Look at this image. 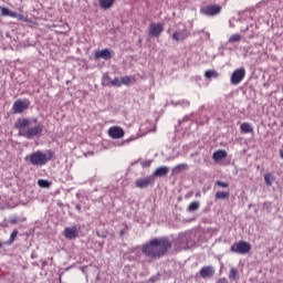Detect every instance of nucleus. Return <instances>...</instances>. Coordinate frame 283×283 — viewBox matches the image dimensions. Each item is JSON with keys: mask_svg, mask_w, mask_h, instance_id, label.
<instances>
[{"mask_svg": "<svg viewBox=\"0 0 283 283\" xmlns=\"http://www.w3.org/2000/svg\"><path fill=\"white\" fill-rule=\"evenodd\" d=\"M171 249V240L167 237L153 239L149 244L143 247V252L149 258H163Z\"/></svg>", "mask_w": 283, "mask_h": 283, "instance_id": "obj_1", "label": "nucleus"}, {"mask_svg": "<svg viewBox=\"0 0 283 283\" xmlns=\"http://www.w3.org/2000/svg\"><path fill=\"white\" fill-rule=\"evenodd\" d=\"M54 158V151L48 150V153H43L41 150L34 151L30 154V156L25 157V160L29 159V161L34 166V167H43L50 163Z\"/></svg>", "mask_w": 283, "mask_h": 283, "instance_id": "obj_2", "label": "nucleus"}, {"mask_svg": "<svg viewBox=\"0 0 283 283\" xmlns=\"http://www.w3.org/2000/svg\"><path fill=\"white\" fill-rule=\"evenodd\" d=\"M18 136H22V138H27V140H32V138H41V136H43V124L28 127L25 132L18 133Z\"/></svg>", "mask_w": 283, "mask_h": 283, "instance_id": "obj_3", "label": "nucleus"}, {"mask_svg": "<svg viewBox=\"0 0 283 283\" xmlns=\"http://www.w3.org/2000/svg\"><path fill=\"white\" fill-rule=\"evenodd\" d=\"M231 253H238L239 255H247L251 251V244L247 241L234 242L230 247Z\"/></svg>", "mask_w": 283, "mask_h": 283, "instance_id": "obj_4", "label": "nucleus"}, {"mask_svg": "<svg viewBox=\"0 0 283 283\" xmlns=\"http://www.w3.org/2000/svg\"><path fill=\"white\" fill-rule=\"evenodd\" d=\"M245 76H247V70H244V67L234 70L230 77L231 85H240V83L244 81Z\"/></svg>", "mask_w": 283, "mask_h": 283, "instance_id": "obj_5", "label": "nucleus"}, {"mask_svg": "<svg viewBox=\"0 0 283 283\" xmlns=\"http://www.w3.org/2000/svg\"><path fill=\"white\" fill-rule=\"evenodd\" d=\"M222 10V7L219 4H211L205 8H201V14H205L206 17H217V14H220Z\"/></svg>", "mask_w": 283, "mask_h": 283, "instance_id": "obj_6", "label": "nucleus"}, {"mask_svg": "<svg viewBox=\"0 0 283 283\" xmlns=\"http://www.w3.org/2000/svg\"><path fill=\"white\" fill-rule=\"evenodd\" d=\"M179 249L187 251V249H193V241H191V235L180 234L179 239Z\"/></svg>", "mask_w": 283, "mask_h": 283, "instance_id": "obj_7", "label": "nucleus"}, {"mask_svg": "<svg viewBox=\"0 0 283 283\" xmlns=\"http://www.w3.org/2000/svg\"><path fill=\"white\" fill-rule=\"evenodd\" d=\"M165 32V25L163 23H151L148 29V35L158 39L160 34Z\"/></svg>", "mask_w": 283, "mask_h": 283, "instance_id": "obj_8", "label": "nucleus"}, {"mask_svg": "<svg viewBox=\"0 0 283 283\" xmlns=\"http://www.w3.org/2000/svg\"><path fill=\"white\" fill-rule=\"evenodd\" d=\"M199 275L202 280H211L216 275V268L213 265H205L199 270Z\"/></svg>", "mask_w": 283, "mask_h": 283, "instance_id": "obj_9", "label": "nucleus"}, {"mask_svg": "<svg viewBox=\"0 0 283 283\" xmlns=\"http://www.w3.org/2000/svg\"><path fill=\"white\" fill-rule=\"evenodd\" d=\"M63 235L66 240H76L78 238V228L76 226L67 227L64 229Z\"/></svg>", "mask_w": 283, "mask_h": 283, "instance_id": "obj_10", "label": "nucleus"}, {"mask_svg": "<svg viewBox=\"0 0 283 283\" xmlns=\"http://www.w3.org/2000/svg\"><path fill=\"white\" fill-rule=\"evenodd\" d=\"M108 136L114 139L123 138L125 130L122 127L113 126L108 129Z\"/></svg>", "mask_w": 283, "mask_h": 283, "instance_id": "obj_11", "label": "nucleus"}, {"mask_svg": "<svg viewBox=\"0 0 283 283\" xmlns=\"http://www.w3.org/2000/svg\"><path fill=\"white\" fill-rule=\"evenodd\" d=\"M190 35V33L187 30H177L172 33L171 39L174 41L180 42V41H185V39H188V36Z\"/></svg>", "mask_w": 283, "mask_h": 283, "instance_id": "obj_12", "label": "nucleus"}, {"mask_svg": "<svg viewBox=\"0 0 283 283\" xmlns=\"http://www.w3.org/2000/svg\"><path fill=\"white\" fill-rule=\"evenodd\" d=\"M94 59L95 61H98V59H104V61H109V59H112V52L109 51V49L96 51Z\"/></svg>", "mask_w": 283, "mask_h": 283, "instance_id": "obj_13", "label": "nucleus"}, {"mask_svg": "<svg viewBox=\"0 0 283 283\" xmlns=\"http://www.w3.org/2000/svg\"><path fill=\"white\" fill-rule=\"evenodd\" d=\"M30 126V119L28 118H19L17 124H15V128H18L19 134H21V132H27L25 127Z\"/></svg>", "mask_w": 283, "mask_h": 283, "instance_id": "obj_14", "label": "nucleus"}, {"mask_svg": "<svg viewBox=\"0 0 283 283\" xmlns=\"http://www.w3.org/2000/svg\"><path fill=\"white\" fill-rule=\"evenodd\" d=\"M27 108L28 106H25V103H23L21 99L15 101L13 104L14 114H23V111Z\"/></svg>", "mask_w": 283, "mask_h": 283, "instance_id": "obj_15", "label": "nucleus"}, {"mask_svg": "<svg viewBox=\"0 0 283 283\" xmlns=\"http://www.w3.org/2000/svg\"><path fill=\"white\" fill-rule=\"evenodd\" d=\"M167 174H169V167L160 166L154 171L153 176H155L156 178H165Z\"/></svg>", "mask_w": 283, "mask_h": 283, "instance_id": "obj_16", "label": "nucleus"}, {"mask_svg": "<svg viewBox=\"0 0 283 283\" xmlns=\"http://www.w3.org/2000/svg\"><path fill=\"white\" fill-rule=\"evenodd\" d=\"M224 158H227V150L219 149L212 155L214 163H220V160H224Z\"/></svg>", "mask_w": 283, "mask_h": 283, "instance_id": "obj_17", "label": "nucleus"}, {"mask_svg": "<svg viewBox=\"0 0 283 283\" xmlns=\"http://www.w3.org/2000/svg\"><path fill=\"white\" fill-rule=\"evenodd\" d=\"M114 1L115 0H99V8H102V10H109V8L114 6Z\"/></svg>", "mask_w": 283, "mask_h": 283, "instance_id": "obj_18", "label": "nucleus"}, {"mask_svg": "<svg viewBox=\"0 0 283 283\" xmlns=\"http://www.w3.org/2000/svg\"><path fill=\"white\" fill-rule=\"evenodd\" d=\"M240 129L243 134H251L253 132V127L249 123L241 124Z\"/></svg>", "mask_w": 283, "mask_h": 283, "instance_id": "obj_19", "label": "nucleus"}, {"mask_svg": "<svg viewBox=\"0 0 283 283\" xmlns=\"http://www.w3.org/2000/svg\"><path fill=\"white\" fill-rule=\"evenodd\" d=\"M218 76H220V74L216 70H208L205 72L206 78H218Z\"/></svg>", "mask_w": 283, "mask_h": 283, "instance_id": "obj_20", "label": "nucleus"}, {"mask_svg": "<svg viewBox=\"0 0 283 283\" xmlns=\"http://www.w3.org/2000/svg\"><path fill=\"white\" fill-rule=\"evenodd\" d=\"M241 41H242V35L240 33L232 34L228 40L229 43H240Z\"/></svg>", "mask_w": 283, "mask_h": 283, "instance_id": "obj_21", "label": "nucleus"}, {"mask_svg": "<svg viewBox=\"0 0 283 283\" xmlns=\"http://www.w3.org/2000/svg\"><path fill=\"white\" fill-rule=\"evenodd\" d=\"M198 209H200V202L193 201L188 206L187 211H189L190 213H193L195 211H198Z\"/></svg>", "mask_w": 283, "mask_h": 283, "instance_id": "obj_22", "label": "nucleus"}, {"mask_svg": "<svg viewBox=\"0 0 283 283\" xmlns=\"http://www.w3.org/2000/svg\"><path fill=\"white\" fill-rule=\"evenodd\" d=\"M171 105H174V107H178V105H180L181 107H189L191 103L187 99H181L178 102H171Z\"/></svg>", "mask_w": 283, "mask_h": 283, "instance_id": "obj_23", "label": "nucleus"}, {"mask_svg": "<svg viewBox=\"0 0 283 283\" xmlns=\"http://www.w3.org/2000/svg\"><path fill=\"white\" fill-rule=\"evenodd\" d=\"M230 193L224 191H217L214 195L216 200H227L229 198Z\"/></svg>", "mask_w": 283, "mask_h": 283, "instance_id": "obj_24", "label": "nucleus"}, {"mask_svg": "<svg viewBox=\"0 0 283 283\" xmlns=\"http://www.w3.org/2000/svg\"><path fill=\"white\" fill-rule=\"evenodd\" d=\"M17 235H19V230H13L10 239L6 242V244H8V247H10L11 244H14V241L17 240Z\"/></svg>", "mask_w": 283, "mask_h": 283, "instance_id": "obj_25", "label": "nucleus"}, {"mask_svg": "<svg viewBox=\"0 0 283 283\" xmlns=\"http://www.w3.org/2000/svg\"><path fill=\"white\" fill-rule=\"evenodd\" d=\"M264 181H265V185H268V187H271V185H273V182H275V177H273L272 174H265Z\"/></svg>", "mask_w": 283, "mask_h": 283, "instance_id": "obj_26", "label": "nucleus"}, {"mask_svg": "<svg viewBox=\"0 0 283 283\" xmlns=\"http://www.w3.org/2000/svg\"><path fill=\"white\" fill-rule=\"evenodd\" d=\"M182 169H189L187 164H179L172 168V174H180Z\"/></svg>", "mask_w": 283, "mask_h": 283, "instance_id": "obj_27", "label": "nucleus"}, {"mask_svg": "<svg viewBox=\"0 0 283 283\" xmlns=\"http://www.w3.org/2000/svg\"><path fill=\"white\" fill-rule=\"evenodd\" d=\"M38 185L39 187H41L42 189H50L52 182L45 180V179H39L38 180Z\"/></svg>", "mask_w": 283, "mask_h": 283, "instance_id": "obj_28", "label": "nucleus"}, {"mask_svg": "<svg viewBox=\"0 0 283 283\" xmlns=\"http://www.w3.org/2000/svg\"><path fill=\"white\" fill-rule=\"evenodd\" d=\"M151 184H154V176H149L143 179V187H149Z\"/></svg>", "mask_w": 283, "mask_h": 283, "instance_id": "obj_29", "label": "nucleus"}, {"mask_svg": "<svg viewBox=\"0 0 283 283\" xmlns=\"http://www.w3.org/2000/svg\"><path fill=\"white\" fill-rule=\"evenodd\" d=\"M238 277V268H231L229 272V280H235Z\"/></svg>", "mask_w": 283, "mask_h": 283, "instance_id": "obj_30", "label": "nucleus"}, {"mask_svg": "<svg viewBox=\"0 0 283 283\" xmlns=\"http://www.w3.org/2000/svg\"><path fill=\"white\" fill-rule=\"evenodd\" d=\"M120 80L122 85H129L132 83V78L129 76H123Z\"/></svg>", "mask_w": 283, "mask_h": 283, "instance_id": "obj_31", "label": "nucleus"}, {"mask_svg": "<svg viewBox=\"0 0 283 283\" xmlns=\"http://www.w3.org/2000/svg\"><path fill=\"white\" fill-rule=\"evenodd\" d=\"M111 85H113V87H120L122 86L120 78L115 77L113 81H111Z\"/></svg>", "mask_w": 283, "mask_h": 283, "instance_id": "obj_32", "label": "nucleus"}, {"mask_svg": "<svg viewBox=\"0 0 283 283\" xmlns=\"http://www.w3.org/2000/svg\"><path fill=\"white\" fill-rule=\"evenodd\" d=\"M216 185H217L218 187H221L222 189L229 188V182H224V181L217 180Z\"/></svg>", "mask_w": 283, "mask_h": 283, "instance_id": "obj_33", "label": "nucleus"}, {"mask_svg": "<svg viewBox=\"0 0 283 283\" xmlns=\"http://www.w3.org/2000/svg\"><path fill=\"white\" fill-rule=\"evenodd\" d=\"M1 17H10V9L2 7Z\"/></svg>", "mask_w": 283, "mask_h": 283, "instance_id": "obj_34", "label": "nucleus"}, {"mask_svg": "<svg viewBox=\"0 0 283 283\" xmlns=\"http://www.w3.org/2000/svg\"><path fill=\"white\" fill-rule=\"evenodd\" d=\"M19 220H21L19 217H10L9 222L10 224H18Z\"/></svg>", "mask_w": 283, "mask_h": 283, "instance_id": "obj_35", "label": "nucleus"}, {"mask_svg": "<svg viewBox=\"0 0 283 283\" xmlns=\"http://www.w3.org/2000/svg\"><path fill=\"white\" fill-rule=\"evenodd\" d=\"M102 85H109V75L105 74L103 76Z\"/></svg>", "mask_w": 283, "mask_h": 283, "instance_id": "obj_36", "label": "nucleus"}, {"mask_svg": "<svg viewBox=\"0 0 283 283\" xmlns=\"http://www.w3.org/2000/svg\"><path fill=\"white\" fill-rule=\"evenodd\" d=\"M263 208L266 209L268 213H270L271 212V202H269V201L263 202Z\"/></svg>", "mask_w": 283, "mask_h": 283, "instance_id": "obj_37", "label": "nucleus"}, {"mask_svg": "<svg viewBox=\"0 0 283 283\" xmlns=\"http://www.w3.org/2000/svg\"><path fill=\"white\" fill-rule=\"evenodd\" d=\"M9 17H12V19H17L19 17V13L15 11H9Z\"/></svg>", "mask_w": 283, "mask_h": 283, "instance_id": "obj_38", "label": "nucleus"}, {"mask_svg": "<svg viewBox=\"0 0 283 283\" xmlns=\"http://www.w3.org/2000/svg\"><path fill=\"white\" fill-rule=\"evenodd\" d=\"M128 231H129V227L125 226V228L123 230H120L119 235H124Z\"/></svg>", "mask_w": 283, "mask_h": 283, "instance_id": "obj_39", "label": "nucleus"}, {"mask_svg": "<svg viewBox=\"0 0 283 283\" xmlns=\"http://www.w3.org/2000/svg\"><path fill=\"white\" fill-rule=\"evenodd\" d=\"M216 283H229V280L227 277L218 279Z\"/></svg>", "mask_w": 283, "mask_h": 283, "instance_id": "obj_40", "label": "nucleus"}, {"mask_svg": "<svg viewBox=\"0 0 283 283\" xmlns=\"http://www.w3.org/2000/svg\"><path fill=\"white\" fill-rule=\"evenodd\" d=\"M136 187H138L139 189H143V179H138L136 181Z\"/></svg>", "mask_w": 283, "mask_h": 283, "instance_id": "obj_41", "label": "nucleus"}, {"mask_svg": "<svg viewBox=\"0 0 283 283\" xmlns=\"http://www.w3.org/2000/svg\"><path fill=\"white\" fill-rule=\"evenodd\" d=\"M149 132H156V126L153 124L151 127L146 132V134H149Z\"/></svg>", "mask_w": 283, "mask_h": 283, "instance_id": "obj_42", "label": "nucleus"}, {"mask_svg": "<svg viewBox=\"0 0 283 283\" xmlns=\"http://www.w3.org/2000/svg\"><path fill=\"white\" fill-rule=\"evenodd\" d=\"M17 19H18L19 21H23V20L25 19V17H23L22 14H19V13H18Z\"/></svg>", "mask_w": 283, "mask_h": 283, "instance_id": "obj_43", "label": "nucleus"}, {"mask_svg": "<svg viewBox=\"0 0 283 283\" xmlns=\"http://www.w3.org/2000/svg\"><path fill=\"white\" fill-rule=\"evenodd\" d=\"M75 209H76V211H81V210H82L81 205L77 203V205L75 206Z\"/></svg>", "mask_w": 283, "mask_h": 283, "instance_id": "obj_44", "label": "nucleus"}, {"mask_svg": "<svg viewBox=\"0 0 283 283\" xmlns=\"http://www.w3.org/2000/svg\"><path fill=\"white\" fill-rule=\"evenodd\" d=\"M42 266H48V261H42Z\"/></svg>", "mask_w": 283, "mask_h": 283, "instance_id": "obj_45", "label": "nucleus"}, {"mask_svg": "<svg viewBox=\"0 0 283 283\" xmlns=\"http://www.w3.org/2000/svg\"><path fill=\"white\" fill-rule=\"evenodd\" d=\"M151 165V161L144 164V167H149Z\"/></svg>", "mask_w": 283, "mask_h": 283, "instance_id": "obj_46", "label": "nucleus"}, {"mask_svg": "<svg viewBox=\"0 0 283 283\" xmlns=\"http://www.w3.org/2000/svg\"><path fill=\"white\" fill-rule=\"evenodd\" d=\"M182 120H189V116H185Z\"/></svg>", "mask_w": 283, "mask_h": 283, "instance_id": "obj_47", "label": "nucleus"}, {"mask_svg": "<svg viewBox=\"0 0 283 283\" xmlns=\"http://www.w3.org/2000/svg\"><path fill=\"white\" fill-rule=\"evenodd\" d=\"M280 157H281V158H282V160H283V151H281V153H280Z\"/></svg>", "mask_w": 283, "mask_h": 283, "instance_id": "obj_48", "label": "nucleus"}, {"mask_svg": "<svg viewBox=\"0 0 283 283\" xmlns=\"http://www.w3.org/2000/svg\"><path fill=\"white\" fill-rule=\"evenodd\" d=\"M3 247V243L2 242H0V249Z\"/></svg>", "mask_w": 283, "mask_h": 283, "instance_id": "obj_49", "label": "nucleus"}, {"mask_svg": "<svg viewBox=\"0 0 283 283\" xmlns=\"http://www.w3.org/2000/svg\"><path fill=\"white\" fill-rule=\"evenodd\" d=\"M207 36L209 38V33H207Z\"/></svg>", "mask_w": 283, "mask_h": 283, "instance_id": "obj_50", "label": "nucleus"}, {"mask_svg": "<svg viewBox=\"0 0 283 283\" xmlns=\"http://www.w3.org/2000/svg\"><path fill=\"white\" fill-rule=\"evenodd\" d=\"M0 10H2V7H0Z\"/></svg>", "mask_w": 283, "mask_h": 283, "instance_id": "obj_51", "label": "nucleus"}]
</instances>
